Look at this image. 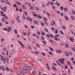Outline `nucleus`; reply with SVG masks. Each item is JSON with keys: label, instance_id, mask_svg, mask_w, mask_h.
Returning a JSON list of instances; mask_svg holds the SVG:
<instances>
[{"label": "nucleus", "instance_id": "obj_37", "mask_svg": "<svg viewBox=\"0 0 75 75\" xmlns=\"http://www.w3.org/2000/svg\"><path fill=\"white\" fill-rule=\"evenodd\" d=\"M53 64L55 66V67H57V64H56L55 63H53Z\"/></svg>", "mask_w": 75, "mask_h": 75}, {"label": "nucleus", "instance_id": "obj_51", "mask_svg": "<svg viewBox=\"0 0 75 75\" xmlns=\"http://www.w3.org/2000/svg\"><path fill=\"white\" fill-rule=\"evenodd\" d=\"M44 22V23H45V24H46L47 25H48V23H47V21H45Z\"/></svg>", "mask_w": 75, "mask_h": 75}, {"label": "nucleus", "instance_id": "obj_63", "mask_svg": "<svg viewBox=\"0 0 75 75\" xmlns=\"http://www.w3.org/2000/svg\"><path fill=\"white\" fill-rule=\"evenodd\" d=\"M52 8L53 9H55V7L54 6H52Z\"/></svg>", "mask_w": 75, "mask_h": 75}, {"label": "nucleus", "instance_id": "obj_57", "mask_svg": "<svg viewBox=\"0 0 75 75\" xmlns=\"http://www.w3.org/2000/svg\"><path fill=\"white\" fill-rule=\"evenodd\" d=\"M6 60L7 62H8V61H9V60H8V58H6Z\"/></svg>", "mask_w": 75, "mask_h": 75}, {"label": "nucleus", "instance_id": "obj_55", "mask_svg": "<svg viewBox=\"0 0 75 75\" xmlns=\"http://www.w3.org/2000/svg\"><path fill=\"white\" fill-rule=\"evenodd\" d=\"M50 35L52 38H53L54 37H53V35H52V34H50Z\"/></svg>", "mask_w": 75, "mask_h": 75}, {"label": "nucleus", "instance_id": "obj_33", "mask_svg": "<svg viewBox=\"0 0 75 75\" xmlns=\"http://www.w3.org/2000/svg\"><path fill=\"white\" fill-rule=\"evenodd\" d=\"M56 62L57 63V64H58V65H59V66H61V64H60L58 62V61H56Z\"/></svg>", "mask_w": 75, "mask_h": 75}, {"label": "nucleus", "instance_id": "obj_25", "mask_svg": "<svg viewBox=\"0 0 75 75\" xmlns=\"http://www.w3.org/2000/svg\"><path fill=\"white\" fill-rule=\"evenodd\" d=\"M3 30L5 31H7V28H3Z\"/></svg>", "mask_w": 75, "mask_h": 75}, {"label": "nucleus", "instance_id": "obj_52", "mask_svg": "<svg viewBox=\"0 0 75 75\" xmlns=\"http://www.w3.org/2000/svg\"><path fill=\"white\" fill-rule=\"evenodd\" d=\"M6 69L7 71H9V69L8 68L6 67Z\"/></svg>", "mask_w": 75, "mask_h": 75}, {"label": "nucleus", "instance_id": "obj_35", "mask_svg": "<svg viewBox=\"0 0 75 75\" xmlns=\"http://www.w3.org/2000/svg\"><path fill=\"white\" fill-rule=\"evenodd\" d=\"M72 12L73 14L75 15V11H74L72 10Z\"/></svg>", "mask_w": 75, "mask_h": 75}, {"label": "nucleus", "instance_id": "obj_40", "mask_svg": "<svg viewBox=\"0 0 75 75\" xmlns=\"http://www.w3.org/2000/svg\"><path fill=\"white\" fill-rule=\"evenodd\" d=\"M1 9L2 10L4 11H6V10H4V8H1Z\"/></svg>", "mask_w": 75, "mask_h": 75}, {"label": "nucleus", "instance_id": "obj_34", "mask_svg": "<svg viewBox=\"0 0 75 75\" xmlns=\"http://www.w3.org/2000/svg\"><path fill=\"white\" fill-rule=\"evenodd\" d=\"M47 16H49V17H50V16H51V15H50V14L49 13L47 12Z\"/></svg>", "mask_w": 75, "mask_h": 75}, {"label": "nucleus", "instance_id": "obj_30", "mask_svg": "<svg viewBox=\"0 0 75 75\" xmlns=\"http://www.w3.org/2000/svg\"><path fill=\"white\" fill-rule=\"evenodd\" d=\"M64 18L67 20H68V17L67 16H64Z\"/></svg>", "mask_w": 75, "mask_h": 75}, {"label": "nucleus", "instance_id": "obj_26", "mask_svg": "<svg viewBox=\"0 0 75 75\" xmlns=\"http://www.w3.org/2000/svg\"><path fill=\"white\" fill-rule=\"evenodd\" d=\"M52 67H52V68L53 69H54V70H55V71H56V69H55V68L54 67L53 65H52Z\"/></svg>", "mask_w": 75, "mask_h": 75}, {"label": "nucleus", "instance_id": "obj_41", "mask_svg": "<svg viewBox=\"0 0 75 75\" xmlns=\"http://www.w3.org/2000/svg\"><path fill=\"white\" fill-rule=\"evenodd\" d=\"M65 46H66V48H67V47H69V45H68L67 44H66L65 45Z\"/></svg>", "mask_w": 75, "mask_h": 75}, {"label": "nucleus", "instance_id": "obj_19", "mask_svg": "<svg viewBox=\"0 0 75 75\" xmlns=\"http://www.w3.org/2000/svg\"><path fill=\"white\" fill-rule=\"evenodd\" d=\"M49 48L50 50H51V51H54V49H53V48H52L51 47H49Z\"/></svg>", "mask_w": 75, "mask_h": 75}, {"label": "nucleus", "instance_id": "obj_22", "mask_svg": "<svg viewBox=\"0 0 75 75\" xmlns=\"http://www.w3.org/2000/svg\"><path fill=\"white\" fill-rule=\"evenodd\" d=\"M2 21V22H4L5 21V19H4V18H2L1 19Z\"/></svg>", "mask_w": 75, "mask_h": 75}, {"label": "nucleus", "instance_id": "obj_18", "mask_svg": "<svg viewBox=\"0 0 75 75\" xmlns=\"http://www.w3.org/2000/svg\"><path fill=\"white\" fill-rule=\"evenodd\" d=\"M60 9L62 11H63L64 10V7L63 6H61L60 7Z\"/></svg>", "mask_w": 75, "mask_h": 75}, {"label": "nucleus", "instance_id": "obj_13", "mask_svg": "<svg viewBox=\"0 0 75 75\" xmlns=\"http://www.w3.org/2000/svg\"><path fill=\"white\" fill-rule=\"evenodd\" d=\"M57 52H59L60 53H62V52H61V51L58 50H57Z\"/></svg>", "mask_w": 75, "mask_h": 75}, {"label": "nucleus", "instance_id": "obj_42", "mask_svg": "<svg viewBox=\"0 0 75 75\" xmlns=\"http://www.w3.org/2000/svg\"><path fill=\"white\" fill-rule=\"evenodd\" d=\"M10 72H12L13 73H14V71H13V70L11 69H10Z\"/></svg>", "mask_w": 75, "mask_h": 75}, {"label": "nucleus", "instance_id": "obj_53", "mask_svg": "<svg viewBox=\"0 0 75 75\" xmlns=\"http://www.w3.org/2000/svg\"><path fill=\"white\" fill-rule=\"evenodd\" d=\"M36 10H37V11H38L39 10V8L37 7H36Z\"/></svg>", "mask_w": 75, "mask_h": 75}, {"label": "nucleus", "instance_id": "obj_3", "mask_svg": "<svg viewBox=\"0 0 75 75\" xmlns=\"http://www.w3.org/2000/svg\"><path fill=\"white\" fill-rule=\"evenodd\" d=\"M57 61H59V62H60V61H61L64 62V61H65V59H64V58H63L62 59H58L57 60Z\"/></svg>", "mask_w": 75, "mask_h": 75}, {"label": "nucleus", "instance_id": "obj_6", "mask_svg": "<svg viewBox=\"0 0 75 75\" xmlns=\"http://www.w3.org/2000/svg\"><path fill=\"white\" fill-rule=\"evenodd\" d=\"M16 3L17 4L19 5V6H20V5H21V3L19 2L16 1Z\"/></svg>", "mask_w": 75, "mask_h": 75}, {"label": "nucleus", "instance_id": "obj_62", "mask_svg": "<svg viewBox=\"0 0 75 75\" xmlns=\"http://www.w3.org/2000/svg\"><path fill=\"white\" fill-rule=\"evenodd\" d=\"M52 23L53 24H54V25H55V21H52Z\"/></svg>", "mask_w": 75, "mask_h": 75}, {"label": "nucleus", "instance_id": "obj_11", "mask_svg": "<svg viewBox=\"0 0 75 75\" xmlns=\"http://www.w3.org/2000/svg\"><path fill=\"white\" fill-rule=\"evenodd\" d=\"M56 4L57 6H60V4L58 3V2H57V1H56Z\"/></svg>", "mask_w": 75, "mask_h": 75}, {"label": "nucleus", "instance_id": "obj_64", "mask_svg": "<svg viewBox=\"0 0 75 75\" xmlns=\"http://www.w3.org/2000/svg\"><path fill=\"white\" fill-rule=\"evenodd\" d=\"M57 13H58V14H60V11H57Z\"/></svg>", "mask_w": 75, "mask_h": 75}, {"label": "nucleus", "instance_id": "obj_59", "mask_svg": "<svg viewBox=\"0 0 75 75\" xmlns=\"http://www.w3.org/2000/svg\"><path fill=\"white\" fill-rule=\"evenodd\" d=\"M7 32H10V29H7Z\"/></svg>", "mask_w": 75, "mask_h": 75}, {"label": "nucleus", "instance_id": "obj_56", "mask_svg": "<svg viewBox=\"0 0 75 75\" xmlns=\"http://www.w3.org/2000/svg\"><path fill=\"white\" fill-rule=\"evenodd\" d=\"M60 62L61 64H64V62L61 61H60V62Z\"/></svg>", "mask_w": 75, "mask_h": 75}, {"label": "nucleus", "instance_id": "obj_49", "mask_svg": "<svg viewBox=\"0 0 75 75\" xmlns=\"http://www.w3.org/2000/svg\"><path fill=\"white\" fill-rule=\"evenodd\" d=\"M23 34L24 35H25V36H26V33H25L23 32Z\"/></svg>", "mask_w": 75, "mask_h": 75}, {"label": "nucleus", "instance_id": "obj_8", "mask_svg": "<svg viewBox=\"0 0 75 75\" xmlns=\"http://www.w3.org/2000/svg\"><path fill=\"white\" fill-rule=\"evenodd\" d=\"M1 69L3 71H5V68H4V67L3 66H1Z\"/></svg>", "mask_w": 75, "mask_h": 75}, {"label": "nucleus", "instance_id": "obj_50", "mask_svg": "<svg viewBox=\"0 0 75 75\" xmlns=\"http://www.w3.org/2000/svg\"><path fill=\"white\" fill-rule=\"evenodd\" d=\"M71 60L72 61H74V57H71Z\"/></svg>", "mask_w": 75, "mask_h": 75}, {"label": "nucleus", "instance_id": "obj_21", "mask_svg": "<svg viewBox=\"0 0 75 75\" xmlns=\"http://www.w3.org/2000/svg\"><path fill=\"white\" fill-rule=\"evenodd\" d=\"M42 35L43 36L45 35V33H44L42 31Z\"/></svg>", "mask_w": 75, "mask_h": 75}, {"label": "nucleus", "instance_id": "obj_36", "mask_svg": "<svg viewBox=\"0 0 75 75\" xmlns=\"http://www.w3.org/2000/svg\"><path fill=\"white\" fill-rule=\"evenodd\" d=\"M60 33L62 35H63L64 34V33H63V32H62V30H61L60 31Z\"/></svg>", "mask_w": 75, "mask_h": 75}, {"label": "nucleus", "instance_id": "obj_2", "mask_svg": "<svg viewBox=\"0 0 75 75\" xmlns=\"http://www.w3.org/2000/svg\"><path fill=\"white\" fill-rule=\"evenodd\" d=\"M69 40L71 41V42H74V39L73 37H71V38L70 37H69Z\"/></svg>", "mask_w": 75, "mask_h": 75}, {"label": "nucleus", "instance_id": "obj_58", "mask_svg": "<svg viewBox=\"0 0 75 75\" xmlns=\"http://www.w3.org/2000/svg\"><path fill=\"white\" fill-rule=\"evenodd\" d=\"M47 69L49 70H50V67H49V66H47Z\"/></svg>", "mask_w": 75, "mask_h": 75}, {"label": "nucleus", "instance_id": "obj_17", "mask_svg": "<svg viewBox=\"0 0 75 75\" xmlns=\"http://www.w3.org/2000/svg\"><path fill=\"white\" fill-rule=\"evenodd\" d=\"M45 30V31H46L47 33H48V29L47 28H44Z\"/></svg>", "mask_w": 75, "mask_h": 75}, {"label": "nucleus", "instance_id": "obj_44", "mask_svg": "<svg viewBox=\"0 0 75 75\" xmlns=\"http://www.w3.org/2000/svg\"><path fill=\"white\" fill-rule=\"evenodd\" d=\"M41 25L42 26H43V27H44V23L42 22H41Z\"/></svg>", "mask_w": 75, "mask_h": 75}, {"label": "nucleus", "instance_id": "obj_45", "mask_svg": "<svg viewBox=\"0 0 75 75\" xmlns=\"http://www.w3.org/2000/svg\"><path fill=\"white\" fill-rule=\"evenodd\" d=\"M23 20H25V16L23 15Z\"/></svg>", "mask_w": 75, "mask_h": 75}, {"label": "nucleus", "instance_id": "obj_38", "mask_svg": "<svg viewBox=\"0 0 75 75\" xmlns=\"http://www.w3.org/2000/svg\"><path fill=\"white\" fill-rule=\"evenodd\" d=\"M62 28L63 30H65V27L64 26H62Z\"/></svg>", "mask_w": 75, "mask_h": 75}, {"label": "nucleus", "instance_id": "obj_32", "mask_svg": "<svg viewBox=\"0 0 75 75\" xmlns=\"http://www.w3.org/2000/svg\"><path fill=\"white\" fill-rule=\"evenodd\" d=\"M14 31L16 34H17V30H16V29H15L14 30Z\"/></svg>", "mask_w": 75, "mask_h": 75}, {"label": "nucleus", "instance_id": "obj_46", "mask_svg": "<svg viewBox=\"0 0 75 75\" xmlns=\"http://www.w3.org/2000/svg\"><path fill=\"white\" fill-rule=\"evenodd\" d=\"M16 10L17 11H18V7H16Z\"/></svg>", "mask_w": 75, "mask_h": 75}, {"label": "nucleus", "instance_id": "obj_48", "mask_svg": "<svg viewBox=\"0 0 75 75\" xmlns=\"http://www.w3.org/2000/svg\"><path fill=\"white\" fill-rule=\"evenodd\" d=\"M29 49L30 50H32V48H31V47L30 46H29Z\"/></svg>", "mask_w": 75, "mask_h": 75}, {"label": "nucleus", "instance_id": "obj_9", "mask_svg": "<svg viewBox=\"0 0 75 75\" xmlns=\"http://www.w3.org/2000/svg\"><path fill=\"white\" fill-rule=\"evenodd\" d=\"M41 38H42V40H43L44 41H45V38L43 36H41Z\"/></svg>", "mask_w": 75, "mask_h": 75}, {"label": "nucleus", "instance_id": "obj_61", "mask_svg": "<svg viewBox=\"0 0 75 75\" xmlns=\"http://www.w3.org/2000/svg\"><path fill=\"white\" fill-rule=\"evenodd\" d=\"M14 7H16H16H17V5H16V4H14Z\"/></svg>", "mask_w": 75, "mask_h": 75}, {"label": "nucleus", "instance_id": "obj_12", "mask_svg": "<svg viewBox=\"0 0 75 75\" xmlns=\"http://www.w3.org/2000/svg\"><path fill=\"white\" fill-rule=\"evenodd\" d=\"M37 17L38 18H42V17L40 15H38L37 16Z\"/></svg>", "mask_w": 75, "mask_h": 75}, {"label": "nucleus", "instance_id": "obj_31", "mask_svg": "<svg viewBox=\"0 0 75 75\" xmlns=\"http://www.w3.org/2000/svg\"><path fill=\"white\" fill-rule=\"evenodd\" d=\"M42 54L43 56H44L45 55V53L44 52H42Z\"/></svg>", "mask_w": 75, "mask_h": 75}, {"label": "nucleus", "instance_id": "obj_14", "mask_svg": "<svg viewBox=\"0 0 75 75\" xmlns=\"http://www.w3.org/2000/svg\"><path fill=\"white\" fill-rule=\"evenodd\" d=\"M33 74H36L37 73V72L35 70H34L32 71Z\"/></svg>", "mask_w": 75, "mask_h": 75}, {"label": "nucleus", "instance_id": "obj_47", "mask_svg": "<svg viewBox=\"0 0 75 75\" xmlns=\"http://www.w3.org/2000/svg\"><path fill=\"white\" fill-rule=\"evenodd\" d=\"M19 11H20V12H22V9H21V8H20L19 9Z\"/></svg>", "mask_w": 75, "mask_h": 75}, {"label": "nucleus", "instance_id": "obj_10", "mask_svg": "<svg viewBox=\"0 0 75 75\" xmlns=\"http://www.w3.org/2000/svg\"><path fill=\"white\" fill-rule=\"evenodd\" d=\"M33 22L35 24H38V22L35 20Z\"/></svg>", "mask_w": 75, "mask_h": 75}, {"label": "nucleus", "instance_id": "obj_1", "mask_svg": "<svg viewBox=\"0 0 75 75\" xmlns=\"http://www.w3.org/2000/svg\"><path fill=\"white\" fill-rule=\"evenodd\" d=\"M29 68V66H25L23 67V69L22 70V71L24 73H26V74H29L30 73V71L28 70V68Z\"/></svg>", "mask_w": 75, "mask_h": 75}, {"label": "nucleus", "instance_id": "obj_43", "mask_svg": "<svg viewBox=\"0 0 75 75\" xmlns=\"http://www.w3.org/2000/svg\"><path fill=\"white\" fill-rule=\"evenodd\" d=\"M67 63L69 65H71V63H70V62H69L67 61Z\"/></svg>", "mask_w": 75, "mask_h": 75}, {"label": "nucleus", "instance_id": "obj_15", "mask_svg": "<svg viewBox=\"0 0 75 75\" xmlns=\"http://www.w3.org/2000/svg\"><path fill=\"white\" fill-rule=\"evenodd\" d=\"M65 54L68 57H69V53L67 52H65Z\"/></svg>", "mask_w": 75, "mask_h": 75}, {"label": "nucleus", "instance_id": "obj_20", "mask_svg": "<svg viewBox=\"0 0 75 75\" xmlns=\"http://www.w3.org/2000/svg\"><path fill=\"white\" fill-rule=\"evenodd\" d=\"M55 31H56L55 33H56V34H58V30H57V29H55Z\"/></svg>", "mask_w": 75, "mask_h": 75}, {"label": "nucleus", "instance_id": "obj_27", "mask_svg": "<svg viewBox=\"0 0 75 75\" xmlns=\"http://www.w3.org/2000/svg\"><path fill=\"white\" fill-rule=\"evenodd\" d=\"M64 10L65 11H67V8L64 7Z\"/></svg>", "mask_w": 75, "mask_h": 75}, {"label": "nucleus", "instance_id": "obj_60", "mask_svg": "<svg viewBox=\"0 0 75 75\" xmlns=\"http://www.w3.org/2000/svg\"><path fill=\"white\" fill-rule=\"evenodd\" d=\"M47 36L48 38H50V35H47Z\"/></svg>", "mask_w": 75, "mask_h": 75}, {"label": "nucleus", "instance_id": "obj_4", "mask_svg": "<svg viewBox=\"0 0 75 75\" xmlns=\"http://www.w3.org/2000/svg\"><path fill=\"white\" fill-rule=\"evenodd\" d=\"M54 39L56 41H59V39L56 36H54Z\"/></svg>", "mask_w": 75, "mask_h": 75}, {"label": "nucleus", "instance_id": "obj_5", "mask_svg": "<svg viewBox=\"0 0 75 75\" xmlns=\"http://www.w3.org/2000/svg\"><path fill=\"white\" fill-rule=\"evenodd\" d=\"M22 7L24 10H26V8H25V6L22 5Z\"/></svg>", "mask_w": 75, "mask_h": 75}, {"label": "nucleus", "instance_id": "obj_29", "mask_svg": "<svg viewBox=\"0 0 75 75\" xmlns=\"http://www.w3.org/2000/svg\"><path fill=\"white\" fill-rule=\"evenodd\" d=\"M36 47H38V48H40V45H38V44L37 43L36 44Z\"/></svg>", "mask_w": 75, "mask_h": 75}, {"label": "nucleus", "instance_id": "obj_23", "mask_svg": "<svg viewBox=\"0 0 75 75\" xmlns=\"http://www.w3.org/2000/svg\"><path fill=\"white\" fill-rule=\"evenodd\" d=\"M71 50H73V51L74 52H75V49H74V48L72 47H71Z\"/></svg>", "mask_w": 75, "mask_h": 75}, {"label": "nucleus", "instance_id": "obj_16", "mask_svg": "<svg viewBox=\"0 0 75 75\" xmlns=\"http://www.w3.org/2000/svg\"><path fill=\"white\" fill-rule=\"evenodd\" d=\"M37 61H40L41 62H42V59H41V58H40L38 59H37Z\"/></svg>", "mask_w": 75, "mask_h": 75}, {"label": "nucleus", "instance_id": "obj_24", "mask_svg": "<svg viewBox=\"0 0 75 75\" xmlns=\"http://www.w3.org/2000/svg\"><path fill=\"white\" fill-rule=\"evenodd\" d=\"M28 68L29 69H30V71H31L32 69V68L31 67L29 66Z\"/></svg>", "mask_w": 75, "mask_h": 75}, {"label": "nucleus", "instance_id": "obj_54", "mask_svg": "<svg viewBox=\"0 0 75 75\" xmlns=\"http://www.w3.org/2000/svg\"><path fill=\"white\" fill-rule=\"evenodd\" d=\"M49 54H51V55H53V54L51 52H49Z\"/></svg>", "mask_w": 75, "mask_h": 75}, {"label": "nucleus", "instance_id": "obj_7", "mask_svg": "<svg viewBox=\"0 0 75 75\" xmlns=\"http://www.w3.org/2000/svg\"><path fill=\"white\" fill-rule=\"evenodd\" d=\"M29 8L30 9V10H34V7L33 6H30L29 7Z\"/></svg>", "mask_w": 75, "mask_h": 75}, {"label": "nucleus", "instance_id": "obj_39", "mask_svg": "<svg viewBox=\"0 0 75 75\" xmlns=\"http://www.w3.org/2000/svg\"><path fill=\"white\" fill-rule=\"evenodd\" d=\"M8 28L10 30H12V29L9 26L8 27Z\"/></svg>", "mask_w": 75, "mask_h": 75}, {"label": "nucleus", "instance_id": "obj_28", "mask_svg": "<svg viewBox=\"0 0 75 75\" xmlns=\"http://www.w3.org/2000/svg\"><path fill=\"white\" fill-rule=\"evenodd\" d=\"M71 18L72 20H74V17L73 16H71Z\"/></svg>", "mask_w": 75, "mask_h": 75}]
</instances>
